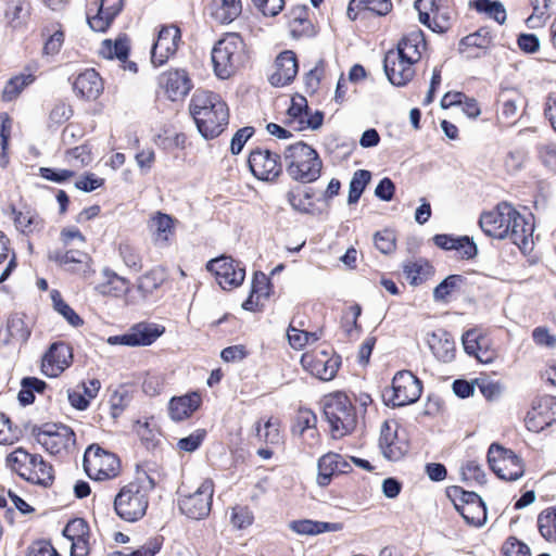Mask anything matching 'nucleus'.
I'll list each match as a JSON object with an SVG mask.
<instances>
[{
  "mask_svg": "<svg viewBox=\"0 0 556 556\" xmlns=\"http://www.w3.org/2000/svg\"><path fill=\"white\" fill-rule=\"evenodd\" d=\"M25 71L27 73L16 75L5 84L2 91L3 101L11 102L15 100L27 86L35 81L36 77L34 72L36 71V66L28 65Z\"/></svg>",
  "mask_w": 556,
  "mask_h": 556,
  "instance_id": "34",
  "label": "nucleus"
},
{
  "mask_svg": "<svg viewBox=\"0 0 556 556\" xmlns=\"http://www.w3.org/2000/svg\"><path fill=\"white\" fill-rule=\"evenodd\" d=\"M415 63L404 59L399 53L387 52L383 61V68L390 83L394 86H405L415 75L413 67Z\"/></svg>",
  "mask_w": 556,
  "mask_h": 556,
  "instance_id": "23",
  "label": "nucleus"
},
{
  "mask_svg": "<svg viewBox=\"0 0 556 556\" xmlns=\"http://www.w3.org/2000/svg\"><path fill=\"white\" fill-rule=\"evenodd\" d=\"M492 42V37L490 31L481 28L478 31L470 34L464 37L459 42L460 52H465L467 48H479V49H488Z\"/></svg>",
  "mask_w": 556,
  "mask_h": 556,
  "instance_id": "54",
  "label": "nucleus"
},
{
  "mask_svg": "<svg viewBox=\"0 0 556 556\" xmlns=\"http://www.w3.org/2000/svg\"><path fill=\"white\" fill-rule=\"evenodd\" d=\"M54 309L62 315L71 326L78 327L83 324V319L70 307L60 296L58 292L52 294Z\"/></svg>",
  "mask_w": 556,
  "mask_h": 556,
  "instance_id": "60",
  "label": "nucleus"
},
{
  "mask_svg": "<svg viewBox=\"0 0 556 556\" xmlns=\"http://www.w3.org/2000/svg\"><path fill=\"white\" fill-rule=\"evenodd\" d=\"M190 113L206 140L218 137L228 125V106L219 94L212 91L197 90L190 102Z\"/></svg>",
  "mask_w": 556,
  "mask_h": 556,
  "instance_id": "2",
  "label": "nucleus"
},
{
  "mask_svg": "<svg viewBox=\"0 0 556 556\" xmlns=\"http://www.w3.org/2000/svg\"><path fill=\"white\" fill-rule=\"evenodd\" d=\"M539 157L542 164L552 173H556V146L542 143L538 147Z\"/></svg>",
  "mask_w": 556,
  "mask_h": 556,
  "instance_id": "64",
  "label": "nucleus"
},
{
  "mask_svg": "<svg viewBox=\"0 0 556 556\" xmlns=\"http://www.w3.org/2000/svg\"><path fill=\"white\" fill-rule=\"evenodd\" d=\"M521 97L517 92H503L501 94L502 110L500 117L507 123L516 117Z\"/></svg>",
  "mask_w": 556,
  "mask_h": 556,
  "instance_id": "50",
  "label": "nucleus"
},
{
  "mask_svg": "<svg viewBox=\"0 0 556 556\" xmlns=\"http://www.w3.org/2000/svg\"><path fill=\"white\" fill-rule=\"evenodd\" d=\"M538 527L545 540L556 542V507L547 508L539 515Z\"/></svg>",
  "mask_w": 556,
  "mask_h": 556,
  "instance_id": "46",
  "label": "nucleus"
},
{
  "mask_svg": "<svg viewBox=\"0 0 556 556\" xmlns=\"http://www.w3.org/2000/svg\"><path fill=\"white\" fill-rule=\"evenodd\" d=\"M129 46L126 39H116L114 42L104 40L100 48V54L106 59L116 58L125 61L128 58Z\"/></svg>",
  "mask_w": 556,
  "mask_h": 556,
  "instance_id": "47",
  "label": "nucleus"
},
{
  "mask_svg": "<svg viewBox=\"0 0 556 556\" xmlns=\"http://www.w3.org/2000/svg\"><path fill=\"white\" fill-rule=\"evenodd\" d=\"M63 535L71 542V556H88L90 553V528L83 518L67 522Z\"/></svg>",
  "mask_w": 556,
  "mask_h": 556,
  "instance_id": "22",
  "label": "nucleus"
},
{
  "mask_svg": "<svg viewBox=\"0 0 556 556\" xmlns=\"http://www.w3.org/2000/svg\"><path fill=\"white\" fill-rule=\"evenodd\" d=\"M370 173L365 169H358L354 173L349 187V204H354L359 200L366 185L370 180Z\"/></svg>",
  "mask_w": 556,
  "mask_h": 556,
  "instance_id": "48",
  "label": "nucleus"
},
{
  "mask_svg": "<svg viewBox=\"0 0 556 556\" xmlns=\"http://www.w3.org/2000/svg\"><path fill=\"white\" fill-rule=\"evenodd\" d=\"M177 219L160 211L153 213L147 223L153 244L157 248H167L175 235Z\"/></svg>",
  "mask_w": 556,
  "mask_h": 556,
  "instance_id": "21",
  "label": "nucleus"
},
{
  "mask_svg": "<svg viewBox=\"0 0 556 556\" xmlns=\"http://www.w3.org/2000/svg\"><path fill=\"white\" fill-rule=\"evenodd\" d=\"M123 7V0H101L98 12L93 16H87L89 26L96 31H104L118 15Z\"/></svg>",
  "mask_w": 556,
  "mask_h": 556,
  "instance_id": "27",
  "label": "nucleus"
},
{
  "mask_svg": "<svg viewBox=\"0 0 556 556\" xmlns=\"http://www.w3.org/2000/svg\"><path fill=\"white\" fill-rule=\"evenodd\" d=\"M13 213L15 227L24 235H33L45 228V220L34 211H13Z\"/></svg>",
  "mask_w": 556,
  "mask_h": 556,
  "instance_id": "37",
  "label": "nucleus"
},
{
  "mask_svg": "<svg viewBox=\"0 0 556 556\" xmlns=\"http://www.w3.org/2000/svg\"><path fill=\"white\" fill-rule=\"evenodd\" d=\"M249 167L260 180L271 181L281 173L280 156L269 150L256 149L250 153Z\"/></svg>",
  "mask_w": 556,
  "mask_h": 556,
  "instance_id": "17",
  "label": "nucleus"
},
{
  "mask_svg": "<svg viewBox=\"0 0 556 556\" xmlns=\"http://www.w3.org/2000/svg\"><path fill=\"white\" fill-rule=\"evenodd\" d=\"M48 258L68 271H79L88 265L89 256L79 250L68 249L66 251L51 250Z\"/></svg>",
  "mask_w": 556,
  "mask_h": 556,
  "instance_id": "31",
  "label": "nucleus"
},
{
  "mask_svg": "<svg viewBox=\"0 0 556 556\" xmlns=\"http://www.w3.org/2000/svg\"><path fill=\"white\" fill-rule=\"evenodd\" d=\"M428 345L433 355L443 363L451 362L455 356V342L451 333L439 329L428 338Z\"/></svg>",
  "mask_w": 556,
  "mask_h": 556,
  "instance_id": "32",
  "label": "nucleus"
},
{
  "mask_svg": "<svg viewBox=\"0 0 556 556\" xmlns=\"http://www.w3.org/2000/svg\"><path fill=\"white\" fill-rule=\"evenodd\" d=\"M21 431L13 427L11 420L0 413V444L11 445L20 438Z\"/></svg>",
  "mask_w": 556,
  "mask_h": 556,
  "instance_id": "62",
  "label": "nucleus"
},
{
  "mask_svg": "<svg viewBox=\"0 0 556 556\" xmlns=\"http://www.w3.org/2000/svg\"><path fill=\"white\" fill-rule=\"evenodd\" d=\"M317 418L314 413L311 410H301L295 419V422L292 427V432L295 435H308V437H318V431L316 429Z\"/></svg>",
  "mask_w": 556,
  "mask_h": 556,
  "instance_id": "44",
  "label": "nucleus"
},
{
  "mask_svg": "<svg viewBox=\"0 0 556 556\" xmlns=\"http://www.w3.org/2000/svg\"><path fill=\"white\" fill-rule=\"evenodd\" d=\"M201 402L197 392L173 397L168 404L169 416L175 421L185 420L200 407Z\"/></svg>",
  "mask_w": 556,
  "mask_h": 556,
  "instance_id": "30",
  "label": "nucleus"
},
{
  "mask_svg": "<svg viewBox=\"0 0 556 556\" xmlns=\"http://www.w3.org/2000/svg\"><path fill=\"white\" fill-rule=\"evenodd\" d=\"M287 198L292 208L301 213H309L314 206L312 202V195L309 192L306 191H290L288 192Z\"/></svg>",
  "mask_w": 556,
  "mask_h": 556,
  "instance_id": "61",
  "label": "nucleus"
},
{
  "mask_svg": "<svg viewBox=\"0 0 556 556\" xmlns=\"http://www.w3.org/2000/svg\"><path fill=\"white\" fill-rule=\"evenodd\" d=\"M285 161L287 173L293 180L308 184L320 176L323 162L317 151L303 141L286 148Z\"/></svg>",
  "mask_w": 556,
  "mask_h": 556,
  "instance_id": "3",
  "label": "nucleus"
},
{
  "mask_svg": "<svg viewBox=\"0 0 556 556\" xmlns=\"http://www.w3.org/2000/svg\"><path fill=\"white\" fill-rule=\"evenodd\" d=\"M353 7L377 13L378 15H386L391 11L392 2L391 0H351L349 14H351Z\"/></svg>",
  "mask_w": 556,
  "mask_h": 556,
  "instance_id": "53",
  "label": "nucleus"
},
{
  "mask_svg": "<svg viewBox=\"0 0 556 556\" xmlns=\"http://www.w3.org/2000/svg\"><path fill=\"white\" fill-rule=\"evenodd\" d=\"M403 271L410 285L418 286L432 274V266L424 260L407 262L403 265Z\"/></svg>",
  "mask_w": 556,
  "mask_h": 556,
  "instance_id": "41",
  "label": "nucleus"
},
{
  "mask_svg": "<svg viewBox=\"0 0 556 556\" xmlns=\"http://www.w3.org/2000/svg\"><path fill=\"white\" fill-rule=\"evenodd\" d=\"M30 16V3L26 0H11L8 2L4 18L12 28H22Z\"/></svg>",
  "mask_w": 556,
  "mask_h": 556,
  "instance_id": "35",
  "label": "nucleus"
},
{
  "mask_svg": "<svg viewBox=\"0 0 556 556\" xmlns=\"http://www.w3.org/2000/svg\"><path fill=\"white\" fill-rule=\"evenodd\" d=\"M8 467L21 478L31 483L49 485L53 481L52 466L42 456L30 454L22 447L7 456Z\"/></svg>",
  "mask_w": 556,
  "mask_h": 556,
  "instance_id": "6",
  "label": "nucleus"
},
{
  "mask_svg": "<svg viewBox=\"0 0 556 556\" xmlns=\"http://www.w3.org/2000/svg\"><path fill=\"white\" fill-rule=\"evenodd\" d=\"M245 45L236 34H227L212 50V62L216 76L227 79L247 61Z\"/></svg>",
  "mask_w": 556,
  "mask_h": 556,
  "instance_id": "4",
  "label": "nucleus"
},
{
  "mask_svg": "<svg viewBox=\"0 0 556 556\" xmlns=\"http://www.w3.org/2000/svg\"><path fill=\"white\" fill-rule=\"evenodd\" d=\"M36 441L50 454H71L76 448L75 432L63 424H45L36 434Z\"/></svg>",
  "mask_w": 556,
  "mask_h": 556,
  "instance_id": "9",
  "label": "nucleus"
},
{
  "mask_svg": "<svg viewBox=\"0 0 556 556\" xmlns=\"http://www.w3.org/2000/svg\"><path fill=\"white\" fill-rule=\"evenodd\" d=\"M105 282L98 286V291L104 295L121 296L128 292L130 282L111 270H104Z\"/></svg>",
  "mask_w": 556,
  "mask_h": 556,
  "instance_id": "39",
  "label": "nucleus"
},
{
  "mask_svg": "<svg viewBox=\"0 0 556 556\" xmlns=\"http://www.w3.org/2000/svg\"><path fill=\"white\" fill-rule=\"evenodd\" d=\"M556 422V397L544 395L534 401L526 417V426L530 431L540 432Z\"/></svg>",
  "mask_w": 556,
  "mask_h": 556,
  "instance_id": "18",
  "label": "nucleus"
},
{
  "mask_svg": "<svg viewBox=\"0 0 556 556\" xmlns=\"http://www.w3.org/2000/svg\"><path fill=\"white\" fill-rule=\"evenodd\" d=\"M301 365L311 375L320 380H331L338 370V362L328 352H307L301 357Z\"/></svg>",
  "mask_w": 556,
  "mask_h": 556,
  "instance_id": "20",
  "label": "nucleus"
},
{
  "mask_svg": "<svg viewBox=\"0 0 556 556\" xmlns=\"http://www.w3.org/2000/svg\"><path fill=\"white\" fill-rule=\"evenodd\" d=\"M415 9L419 13V21L432 31L442 34L451 26V13L443 7L442 0H417Z\"/></svg>",
  "mask_w": 556,
  "mask_h": 556,
  "instance_id": "14",
  "label": "nucleus"
},
{
  "mask_svg": "<svg viewBox=\"0 0 556 556\" xmlns=\"http://www.w3.org/2000/svg\"><path fill=\"white\" fill-rule=\"evenodd\" d=\"M290 528L299 534L314 535L324 532L338 531L341 529V526L339 523L304 519L291 522Z\"/></svg>",
  "mask_w": 556,
  "mask_h": 556,
  "instance_id": "40",
  "label": "nucleus"
},
{
  "mask_svg": "<svg viewBox=\"0 0 556 556\" xmlns=\"http://www.w3.org/2000/svg\"><path fill=\"white\" fill-rule=\"evenodd\" d=\"M324 415L333 438L351 433L357 425L355 406L345 393L336 392L325 396Z\"/></svg>",
  "mask_w": 556,
  "mask_h": 556,
  "instance_id": "5",
  "label": "nucleus"
},
{
  "mask_svg": "<svg viewBox=\"0 0 556 556\" xmlns=\"http://www.w3.org/2000/svg\"><path fill=\"white\" fill-rule=\"evenodd\" d=\"M241 12V0H212V15L222 24L231 23Z\"/></svg>",
  "mask_w": 556,
  "mask_h": 556,
  "instance_id": "36",
  "label": "nucleus"
},
{
  "mask_svg": "<svg viewBox=\"0 0 556 556\" xmlns=\"http://www.w3.org/2000/svg\"><path fill=\"white\" fill-rule=\"evenodd\" d=\"M73 362V350L65 342L52 343L41 357V372L50 378H56L64 372Z\"/></svg>",
  "mask_w": 556,
  "mask_h": 556,
  "instance_id": "15",
  "label": "nucleus"
},
{
  "mask_svg": "<svg viewBox=\"0 0 556 556\" xmlns=\"http://www.w3.org/2000/svg\"><path fill=\"white\" fill-rule=\"evenodd\" d=\"M422 392L421 381L409 370L397 371L392 384L382 393L383 401L392 407H401L417 402Z\"/></svg>",
  "mask_w": 556,
  "mask_h": 556,
  "instance_id": "7",
  "label": "nucleus"
},
{
  "mask_svg": "<svg viewBox=\"0 0 556 556\" xmlns=\"http://www.w3.org/2000/svg\"><path fill=\"white\" fill-rule=\"evenodd\" d=\"M464 481L483 484L485 482V473L480 464L473 459L467 460L460 468Z\"/></svg>",
  "mask_w": 556,
  "mask_h": 556,
  "instance_id": "58",
  "label": "nucleus"
},
{
  "mask_svg": "<svg viewBox=\"0 0 556 556\" xmlns=\"http://www.w3.org/2000/svg\"><path fill=\"white\" fill-rule=\"evenodd\" d=\"M166 279V271L162 267H154L138 279V290L143 294H151Z\"/></svg>",
  "mask_w": 556,
  "mask_h": 556,
  "instance_id": "43",
  "label": "nucleus"
},
{
  "mask_svg": "<svg viewBox=\"0 0 556 556\" xmlns=\"http://www.w3.org/2000/svg\"><path fill=\"white\" fill-rule=\"evenodd\" d=\"M149 496L137 483L124 485L114 498V509L119 518L128 522L141 519L147 511Z\"/></svg>",
  "mask_w": 556,
  "mask_h": 556,
  "instance_id": "8",
  "label": "nucleus"
},
{
  "mask_svg": "<svg viewBox=\"0 0 556 556\" xmlns=\"http://www.w3.org/2000/svg\"><path fill=\"white\" fill-rule=\"evenodd\" d=\"M30 336V329L18 314L9 317L5 327L0 329V341L4 344L24 343Z\"/></svg>",
  "mask_w": 556,
  "mask_h": 556,
  "instance_id": "33",
  "label": "nucleus"
},
{
  "mask_svg": "<svg viewBox=\"0 0 556 556\" xmlns=\"http://www.w3.org/2000/svg\"><path fill=\"white\" fill-rule=\"evenodd\" d=\"M65 160L71 166L83 168L92 161V157L87 146H78L66 151Z\"/></svg>",
  "mask_w": 556,
  "mask_h": 556,
  "instance_id": "55",
  "label": "nucleus"
},
{
  "mask_svg": "<svg viewBox=\"0 0 556 556\" xmlns=\"http://www.w3.org/2000/svg\"><path fill=\"white\" fill-rule=\"evenodd\" d=\"M287 336L290 345L295 350L304 348L309 341L314 342L319 339L315 332L300 330L293 326L289 327Z\"/></svg>",
  "mask_w": 556,
  "mask_h": 556,
  "instance_id": "59",
  "label": "nucleus"
},
{
  "mask_svg": "<svg viewBox=\"0 0 556 556\" xmlns=\"http://www.w3.org/2000/svg\"><path fill=\"white\" fill-rule=\"evenodd\" d=\"M9 239L0 231V264L9 260L7 266L0 275V283L8 279L12 270L16 267L15 255L12 254L10 257Z\"/></svg>",
  "mask_w": 556,
  "mask_h": 556,
  "instance_id": "57",
  "label": "nucleus"
},
{
  "mask_svg": "<svg viewBox=\"0 0 556 556\" xmlns=\"http://www.w3.org/2000/svg\"><path fill=\"white\" fill-rule=\"evenodd\" d=\"M206 269L215 276L216 281L224 290L241 286L245 277V268L241 263L225 255L207 262Z\"/></svg>",
  "mask_w": 556,
  "mask_h": 556,
  "instance_id": "12",
  "label": "nucleus"
},
{
  "mask_svg": "<svg viewBox=\"0 0 556 556\" xmlns=\"http://www.w3.org/2000/svg\"><path fill=\"white\" fill-rule=\"evenodd\" d=\"M479 225L482 231L495 239H510L519 248H526L533 232V224L511 204L502 202L490 212L481 214Z\"/></svg>",
  "mask_w": 556,
  "mask_h": 556,
  "instance_id": "1",
  "label": "nucleus"
},
{
  "mask_svg": "<svg viewBox=\"0 0 556 556\" xmlns=\"http://www.w3.org/2000/svg\"><path fill=\"white\" fill-rule=\"evenodd\" d=\"M488 463L493 472L506 481L518 480L525 471L521 459L511 450L496 443L489 447Z\"/></svg>",
  "mask_w": 556,
  "mask_h": 556,
  "instance_id": "11",
  "label": "nucleus"
},
{
  "mask_svg": "<svg viewBox=\"0 0 556 556\" xmlns=\"http://www.w3.org/2000/svg\"><path fill=\"white\" fill-rule=\"evenodd\" d=\"M362 314V307L358 304L349 306L342 316V328L349 338H356L361 332V327L357 323Z\"/></svg>",
  "mask_w": 556,
  "mask_h": 556,
  "instance_id": "49",
  "label": "nucleus"
},
{
  "mask_svg": "<svg viewBox=\"0 0 556 556\" xmlns=\"http://www.w3.org/2000/svg\"><path fill=\"white\" fill-rule=\"evenodd\" d=\"M130 329L136 341V346L151 345L165 330L164 327L153 323H139L134 325Z\"/></svg>",
  "mask_w": 556,
  "mask_h": 556,
  "instance_id": "38",
  "label": "nucleus"
},
{
  "mask_svg": "<svg viewBox=\"0 0 556 556\" xmlns=\"http://www.w3.org/2000/svg\"><path fill=\"white\" fill-rule=\"evenodd\" d=\"M464 277L460 275H450L443 281H441L433 290V300L435 302H447L451 295L457 291Z\"/></svg>",
  "mask_w": 556,
  "mask_h": 556,
  "instance_id": "45",
  "label": "nucleus"
},
{
  "mask_svg": "<svg viewBox=\"0 0 556 556\" xmlns=\"http://www.w3.org/2000/svg\"><path fill=\"white\" fill-rule=\"evenodd\" d=\"M231 523L237 529H245L253 523L254 515L248 506H236L232 508Z\"/></svg>",
  "mask_w": 556,
  "mask_h": 556,
  "instance_id": "63",
  "label": "nucleus"
},
{
  "mask_svg": "<svg viewBox=\"0 0 556 556\" xmlns=\"http://www.w3.org/2000/svg\"><path fill=\"white\" fill-rule=\"evenodd\" d=\"M254 429L258 440L266 444L278 445L282 442L280 422L278 419L269 418L264 424V427H262L261 422L257 421L254 426Z\"/></svg>",
  "mask_w": 556,
  "mask_h": 556,
  "instance_id": "42",
  "label": "nucleus"
},
{
  "mask_svg": "<svg viewBox=\"0 0 556 556\" xmlns=\"http://www.w3.org/2000/svg\"><path fill=\"white\" fill-rule=\"evenodd\" d=\"M316 481L320 486H327L331 478L338 473H348L352 469L351 463L338 453L329 452L323 455L317 463Z\"/></svg>",
  "mask_w": 556,
  "mask_h": 556,
  "instance_id": "24",
  "label": "nucleus"
},
{
  "mask_svg": "<svg viewBox=\"0 0 556 556\" xmlns=\"http://www.w3.org/2000/svg\"><path fill=\"white\" fill-rule=\"evenodd\" d=\"M475 9L478 12L485 13L498 24H503L506 21V11L500 1L476 0Z\"/></svg>",
  "mask_w": 556,
  "mask_h": 556,
  "instance_id": "51",
  "label": "nucleus"
},
{
  "mask_svg": "<svg viewBox=\"0 0 556 556\" xmlns=\"http://www.w3.org/2000/svg\"><path fill=\"white\" fill-rule=\"evenodd\" d=\"M456 508L468 525H471L475 527H481L486 521L485 504H480V505H475V506H458V505H456Z\"/></svg>",
  "mask_w": 556,
  "mask_h": 556,
  "instance_id": "52",
  "label": "nucleus"
},
{
  "mask_svg": "<svg viewBox=\"0 0 556 556\" xmlns=\"http://www.w3.org/2000/svg\"><path fill=\"white\" fill-rule=\"evenodd\" d=\"M379 447L389 460H399L407 453V442L397 434L396 422L386 420L380 428Z\"/></svg>",
  "mask_w": 556,
  "mask_h": 556,
  "instance_id": "19",
  "label": "nucleus"
},
{
  "mask_svg": "<svg viewBox=\"0 0 556 556\" xmlns=\"http://www.w3.org/2000/svg\"><path fill=\"white\" fill-rule=\"evenodd\" d=\"M299 71L295 53L287 50L281 52L275 61V71L269 76V81L275 87L290 84Z\"/></svg>",
  "mask_w": 556,
  "mask_h": 556,
  "instance_id": "25",
  "label": "nucleus"
},
{
  "mask_svg": "<svg viewBox=\"0 0 556 556\" xmlns=\"http://www.w3.org/2000/svg\"><path fill=\"white\" fill-rule=\"evenodd\" d=\"M73 88L77 96L96 100L103 91V83L94 70H86L76 77Z\"/></svg>",
  "mask_w": 556,
  "mask_h": 556,
  "instance_id": "29",
  "label": "nucleus"
},
{
  "mask_svg": "<svg viewBox=\"0 0 556 556\" xmlns=\"http://www.w3.org/2000/svg\"><path fill=\"white\" fill-rule=\"evenodd\" d=\"M136 431L148 450H154L157 446L160 433L155 428L151 427L150 422L138 420Z\"/></svg>",
  "mask_w": 556,
  "mask_h": 556,
  "instance_id": "56",
  "label": "nucleus"
},
{
  "mask_svg": "<svg viewBox=\"0 0 556 556\" xmlns=\"http://www.w3.org/2000/svg\"><path fill=\"white\" fill-rule=\"evenodd\" d=\"M181 40L180 29L175 25L163 26L151 49V62L162 66L173 56Z\"/></svg>",
  "mask_w": 556,
  "mask_h": 556,
  "instance_id": "16",
  "label": "nucleus"
},
{
  "mask_svg": "<svg viewBox=\"0 0 556 556\" xmlns=\"http://www.w3.org/2000/svg\"><path fill=\"white\" fill-rule=\"evenodd\" d=\"M84 468L93 480L111 479L118 475L119 459L115 454L92 444L85 452Z\"/></svg>",
  "mask_w": 556,
  "mask_h": 556,
  "instance_id": "10",
  "label": "nucleus"
},
{
  "mask_svg": "<svg viewBox=\"0 0 556 556\" xmlns=\"http://www.w3.org/2000/svg\"><path fill=\"white\" fill-rule=\"evenodd\" d=\"M213 494L214 483L211 479H205L194 493L186 495L179 501V508L191 519L205 518L211 511Z\"/></svg>",
  "mask_w": 556,
  "mask_h": 556,
  "instance_id": "13",
  "label": "nucleus"
},
{
  "mask_svg": "<svg viewBox=\"0 0 556 556\" xmlns=\"http://www.w3.org/2000/svg\"><path fill=\"white\" fill-rule=\"evenodd\" d=\"M426 50V40L421 30H413L402 38L395 50L389 52L399 53L406 60L417 63Z\"/></svg>",
  "mask_w": 556,
  "mask_h": 556,
  "instance_id": "28",
  "label": "nucleus"
},
{
  "mask_svg": "<svg viewBox=\"0 0 556 556\" xmlns=\"http://www.w3.org/2000/svg\"><path fill=\"white\" fill-rule=\"evenodd\" d=\"M160 84L172 101L184 98L191 89V81L184 70L164 73L160 78Z\"/></svg>",
  "mask_w": 556,
  "mask_h": 556,
  "instance_id": "26",
  "label": "nucleus"
}]
</instances>
